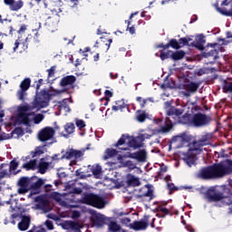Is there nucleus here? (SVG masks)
Wrapping results in <instances>:
<instances>
[{
	"mask_svg": "<svg viewBox=\"0 0 232 232\" xmlns=\"http://www.w3.org/2000/svg\"><path fill=\"white\" fill-rule=\"evenodd\" d=\"M44 226L46 227L47 229H49L50 231H52V229H53V221L47 219L44 222Z\"/></svg>",
	"mask_w": 232,
	"mask_h": 232,
	"instance_id": "603ef678",
	"label": "nucleus"
},
{
	"mask_svg": "<svg viewBox=\"0 0 232 232\" xmlns=\"http://www.w3.org/2000/svg\"><path fill=\"white\" fill-rule=\"evenodd\" d=\"M76 126L79 128V130H82V128H86V122H84L82 120H77Z\"/></svg>",
	"mask_w": 232,
	"mask_h": 232,
	"instance_id": "3c124183",
	"label": "nucleus"
},
{
	"mask_svg": "<svg viewBox=\"0 0 232 232\" xmlns=\"http://www.w3.org/2000/svg\"><path fill=\"white\" fill-rule=\"evenodd\" d=\"M53 135H55V130L52 127H45L39 131L38 139L41 142H46V140L53 139Z\"/></svg>",
	"mask_w": 232,
	"mask_h": 232,
	"instance_id": "4468645a",
	"label": "nucleus"
},
{
	"mask_svg": "<svg viewBox=\"0 0 232 232\" xmlns=\"http://www.w3.org/2000/svg\"><path fill=\"white\" fill-rule=\"evenodd\" d=\"M109 231H111V232L121 231V225L117 224V222L115 221H111L109 223Z\"/></svg>",
	"mask_w": 232,
	"mask_h": 232,
	"instance_id": "a19ab883",
	"label": "nucleus"
},
{
	"mask_svg": "<svg viewBox=\"0 0 232 232\" xmlns=\"http://www.w3.org/2000/svg\"><path fill=\"white\" fill-rule=\"evenodd\" d=\"M8 175V170L6 169H3L0 171V180H2V179H5V177H6Z\"/></svg>",
	"mask_w": 232,
	"mask_h": 232,
	"instance_id": "338daca9",
	"label": "nucleus"
},
{
	"mask_svg": "<svg viewBox=\"0 0 232 232\" xmlns=\"http://www.w3.org/2000/svg\"><path fill=\"white\" fill-rule=\"evenodd\" d=\"M126 140H128L126 142L127 147H123V148H127V150L125 151H131L132 150H139V148H142V146H144V136H140L138 135L137 137H130L129 135V138L126 139Z\"/></svg>",
	"mask_w": 232,
	"mask_h": 232,
	"instance_id": "1a4fd4ad",
	"label": "nucleus"
},
{
	"mask_svg": "<svg viewBox=\"0 0 232 232\" xmlns=\"http://www.w3.org/2000/svg\"><path fill=\"white\" fill-rule=\"evenodd\" d=\"M178 43L179 44V48H184V46H188V38H186V37L180 38L178 41Z\"/></svg>",
	"mask_w": 232,
	"mask_h": 232,
	"instance_id": "09e8293b",
	"label": "nucleus"
},
{
	"mask_svg": "<svg viewBox=\"0 0 232 232\" xmlns=\"http://www.w3.org/2000/svg\"><path fill=\"white\" fill-rule=\"evenodd\" d=\"M148 119V114L144 111H136V121L138 122H144Z\"/></svg>",
	"mask_w": 232,
	"mask_h": 232,
	"instance_id": "72a5a7b5",
	"label": "nucleus"
},
{
	"mask_svg": "<svg viewBox=\"0 0 232 232\" xmlns=\"http://www.w3.org/2000/svg\"><path fill=\"white\" fill-rule=\"evenodd\" d=\"M127 184L128 186H131L132 188H135L137 186H140V179H139V178H136L131 174H129L127 176Z\"/></svg>",
	"mask_w": 232,
	"mask_h": 232,
	"instance_id": "cd10ccee",
	"label": "nucleus"
},
{
	"mask_svg": "<svg viewBox=\"0 0 232 232\" xmlns=\"http://www.w3.org/2000/svg\"><path fill=\"white\" fill-rule=\"evenodd\" d=\"M35 115V112H18L15 124L24 126H30V117Z\"/></svg>",
	"mask_w": 232,
	"mask_h": 232,
	"instance_id": "dca6fc26",
	"label": "nucleus"
},
{
	"mask_svg": "<svg viewBox=\"0 0 232 232\" xmlns=\"http://www.w3.org/2000/svg\"><path fill=\"white\" fill-rule=\"evenodd\" d=\"M24 32H26V24H22L20 26V29L18 30V34H24Z\"/></svg>",
	"mask_w": 232,
	"mask_h": 232,
	"instance_id": "774afa93",
	"label": "nucleus"
},
{
	"mask_svg": "<svg viewBox=\"0 0 232 232\" xmlns=\"http://www.w3.org/2000/svg\"><path fill=\"white\" fill-rule=\"evenodd\" d=\"M126 139H130V134H122L118 141L113 144V147L116 149H106L105 154L103 156L104 160H108V159H111L112 157H116L118 153H122V151H126L130 150L128 148H124L122 146H126Z\"/></svg>",
	"mask_w": 232,
	"mask_h": 232,
	"instance_id": "39448f33",
	"label": "nucleus"
},
{
	"mask_svg": "<svg viewBox=\"0 0 232 232\" xmlns=\"http://www.w3.org/2000/svg\"><path fill=\"white\" fill-rule=\"evenodd\" d=\"M69 227L75 232H79L81 231V224H79V222L76 221H69L68 223Z\"/></svg>",
	"mask_w": 232,
	"mask_h": 232,
	"instance_id": "ea45409f",
	"label": "nucleus"
},
{
	"mask_svg": "<svg viewBox=\"0 0 232 232\" xmlns=\"http://www.w3.org/2000/svg\"><path fill=\"white\" fill-rule=\"evenodd\" d=\"M158 48H163V50H168L169 48H173L174 50H180V45L177 39H170L167 44H160Z\"/></svg>",
	"mask_w": 232,
	"mask_h": 232,
	"instance_id": "b1692460",
	"label": "nucleus"
},
{
	"mask_svg": "<svg viewBox=\"0 0 232 232\" xmlns=\"http://www.w3.org/2000/svg\"><path fill=\"white\" fill-rule=\"evenodd\" d=\"M158 211H160V213L157 214V217L160 218H166L167 215H170V217L172 215L171 212H169V209L164 207H158Z\"/></svg>",
	"mask_w": 232,
	"mask_h": 232,
	"instance_id": "473e14b6",
	"label": "nucleus"
},
{
	"mask_svg": "<svg viewBox=\"0 0 232 232\" xmlns=\"http://www.w3.org/2000/svg\"><path fill=\"white\" fill-rule=\"evenodd\" d=\"M137 102H139L140 108H146V103L148 102V101H151V98H148V99H142V97L138 96L136 98Z\"/></svg>",
	"mask_w": 232,
	"mask_h": 232,
	"instance_id": "79ce46f5",
	"label": "nucleus"
},
{
	"mask_svg": "<svg viewBox=\"0 0 232 232\" xmlns=\"http://www.w3.org/2000/svg\"><path fill=\"white\" fill-rule=\"evenodd\" d=\"M148 226H150V216H144L140 221H134L131 225V228L134 231H140L147 229Z\"/></svg>",
	"mask_w": 232,
	"mask_h": 232,
	"instance_id": "f3484780",
	"label": "nucleus"
},
{
	"mask_svg": "<svg viewBox=\"0 0 232 232\" xmlns=\"http://www.w3.org/2000/svg\"><path fill=\"white\" fill-rule=\"evenodd\" d=\"M223 93H232V82L225 80L223 82Z\"/></svg>",
	"mask_w": 232,
	"mask_h": 232,
	"instance_id": "c9c22d12",
	"label": "nucleus"
},
{
	"mask_svg": "<svg viewBox=\"0 0 232 232\" xmlns=\"http://www.w3.org/2000/svg\"><path fill=\"white\" fill-rule=\"evenodd\" d=\"M196 43H200L201 44H206V36L204 34L198 35V41Z\"/></svg>",
	"mask_w": 232,
	"mask_h": 232,
	"instance_id": "13d9d810",
	"label": "nucleus"
},
{
	"mask_svg": "<svg viewBox=\"0 0 232 232\" xmlns=\"http://www.w3.org/2000/svg\"><path fill=\"white\" fill-rule=\"evenodd\" d=\"M215 46H218V44L214 43V44H208L207 48L210 47L213 48L208 52L204 53L205 57H213L215 59H218V50L215 49Z\"/></svg>",
	"mask_w": 232,
	"mask_h": 232,
	"instance_id": "393cba45",
	"label": "nucleus"
},
{
	"mask_svg": "<svg viewBox=\"0 0 232 232\" xmlns=\"http://www.w3.org/2000/svg\"><path fill=\"white\" fill-rule=\"evenodd\" d=\"M123 157L125 159H133L134 160H137V162H146L148 152H146V150H140L135 152L127 151Z\"/></svg>",
	"mask_w": 232,
	"mask_h": 232,
	"instance_id": "9b49d317",
	"label": "nucleus"
},
{
	"mask_svg": "<svg viewBox=\"0 0 232 232\" xmlns=\"http://www.w3.org/2000/svg\"><path fill=\"white\" fill-rule=\"evenodd\" d=\"M139 191L140 193L136 195V198H144L145 197L153 198V189H151L150 186L146 185L145 187L140 188Z\"/></svg>",
	"mask_w": 232,
	"mask_h": 232,
	"instance_id": "4be33fe9",
	"label": "nucleus"
},
{
	"mask_svg": "<svg viewBox=\"0 0 232 232\" xmlns=\"http://www.w3.org/2000/svg\"><path fill=\"white\" fill-rule=\"evenodd\" d=\"M211 122V118L204 113L198 112L192 115L191 124L195 128H202L208 126Z\"/></svg>",
	"mask_w": 232,
	"mask_h": 232,
	"instance_id": "0eeeda50",
	"label": "nucleus"
},
{
	"mask_svg": "<svg viewBox=\"0 0 232 232\" xmlns=\"http://www.w3.org/2000/svg\"><path fill=\"white\" fill-rule=\"evenodd\" d=\"M32 218L30 216H22L21 221L18 223V229L20 231H26L30 227Z\"/></svg>",
	"mask_w": 232,
	"mask_h": 232,
	"instance_id": "5701e85b",
	"label": "nucleus"
},
{
	"mask_svg": "<svg viewBox=\"0 0 232 232\" xmlns=\"http://www.w3.org/2000/svg\"><path fill=\"white\" fill-rule=\"evenodd\" d=\"M32 180H34V182L31 183L30 189H32V191H36L37 193H39V189H41V188L44 186V179L38 178L37 176H34L31 178V181Z\"/></svg>",
	"mask_w": 232,
	"mask_h": 232,
	"instance_id": "aec40b11",
	"label": "nucleus"
},
{
	"mask_svg": "<svg viewBox=\"0 0 232 232\" xmlns=\"http://www.w3.org/2000/svg\"><path fill=\"white\" fill-rule=\"evenodd\" d=\"M31 184L32 179L26 177L21 178L18 181V185L20 186V193H28Z\"/></svg>",
	"mask_w": 232,
	"mask_h": 232,
	"instance_id": "6ab92c4d",
	"label": "nucleus"
},
{
	"mask_svg": "<svg viewBox=\"0 0 232 232\" xmlns=\"http://www.w3.org/2000/svg\"><path fill=\"white\" fill-rule=\"evenodd\" d=\"M205 198L208 202L222 201L225 206H228L229 213H232V193L227 186L211 187L206 191Z\"/></svg>",
	"mask_w": 232,
	"mask_h": 232,
	"instance_id": "f257e3e1",
	"label": "nucleus"
},
{
	"mask_svg": "<svg viewBox=\"0 0 232 232\" xmlns=\"http://www.w3.org/2000/svg\"><path fill=\"white\" fill-rule=\"evenodd\" d=\"M191 119H193V115L189 113H185L183 116L178 117L176 121H171L169 118L165 119L164 126H161L160 131L162 133H169L173 129V124H184L185 126H191Z\"/></svg>",
	"mask_w": 232,
	"mask_h": 232,
	"instance_id": "7ed1b4c3",
	"label": "nucleus"
},
{
	"mask_svg": "<svg viewBox=\"0 0 232 232\" xmlns=\"http://www.w3.org/2000/svg\"><path fill=\"white\" fill-rule=\"evenodd\" d=\"M55 66H52L50 69L47 70L48 72V79H50V77H53L55 75Z\"/></svg>",
	"mask_w": 232,
	"mask_h": 232,
	"instance_id": "5fc2aeb1",
	"label": "nucleus"
},
{
	"mask_svg": "<svg viewBox=\"0 0 232 232\" xmlns=\"http://www.w3.org/2000/svg\"><path fill=\"white\" fill-rule=\"evenodd\" d=\"M198 179H202V180H209L211 179H214L213 176V170L211 169V165L200 169L197 175Z\"/></svg>",
	"mask_w": 232,
	"mask_h": 232,
	"instance_id": "a211bd4d",
	"label": "nucleus"
},
{
	"mask_svg": "<svg viewBox=\"0 0 232 232\" xmlns=\"http://www.w3.org/2000/svg\"><path fill=\"white\" fill-rule=\"evenodd\" d=\"M22 168L26 171H30V169L34 171V169H37V160H31L29 162L24 163Z\"/></svg>",
	"mask_w": 232,
	"mask_h": 232,
	"instance_id": "c85d7f7f",
	"label": "nucleus"
},
{
	"mask_svg": "<svg viewBox=\"0 0 232 232\" xmlns=\"http://www.w3.org/2000/svg\"><path fill=\"white\" fill-rule=\"evenodd\" d=\"M125 23H128L127 30H129L130 34L133 35V34H135V25H132V26L130 27V24H131V22L130 21H125Z\"/></svg>",
	"mask_w": 232,
	"mask_h": 232,
	"instance_id": "864d4df0",
	"label": "nucleus"
},
{
	"mask_svg": "<svg viewBox=\"0 0 232 232\" xmlns=\"http://www.w3.org/2000/svg\"><path fill=\"white\" fill-rule=\"evenodd\" d=\"M198 88H200V82L192 81L185 82L183 84L179 85V90H185V92H181L182 95L185 97H190L191 93H197Z\"/></svg>",
	"mask_w": 232,
	"mask_h": 232,
	"instance_id": "6e6552de",
	"label": "nucleus"
},
{
	"mask_svg": "<svg viewBox=\"0 0 232 232\" xmlns=\"http://www.w3.org/2000/svg\"><path fill=\"white\" fill-rule=\"evenodd\" d=\"M11 135L14 139H19V137H23V135H24V130L21 127H16L12 130Z\"/></svg>",
	"mask_w": 232,
	"mask_h": 232,
	"instance_id": "e433bc0d",
	"label": "nucleus"
},
{
	"mask_svg": "<svg viewBox=\"0 0 232 232\" xmlns=\"http://www.w3.org/2000/svg\"><path fill=\"white\" fill-rule=\"evenodd\" d=\"M218 12H220L222 15H226L227 17H231L232 16V9L227 11L226 9L218 8Z\"/></svg>",
	"mask_w": 232,
	"mask_h": 232,
	"instance_id": "de8ad7c7",
	"label": "nucleus"
},
{
	"mask_svg": "<svg viewBox=\"0 0 232 232\" xmlns=\"http://www.w3.org/2000/svg\"><path fill=\"white\" fill-rule=\"evenodd\" d=\"M43 121H44V115H43L41 113L34 115V122L35 124H40V122H43Z\"/></svg>",
	"mask_w": 232,
	"mask_h": 232,
	"instance_id": "37998d69",
	"label": "nucleus"
},
{
	"mask_svg": "<svg viewBox=\"0 0 232 232\" xmlns=\"http://www.w3.org/2000/svg\"><path fill=\"white\" fill-rule=\"evenodd\" d=\"M19 168V162L15 161V160H11L9 165V171H15Z\"/></svg>",
	"mask_w": 232,
	"mask_h": 232,
	"instance_id": "c03bdc74",
	"label": "nucleus"
},
{
	"mask_svg": "<svg viewBox=\"0 0 232 232\" xmlns=\"http://www.w3.org/2000/svg\"><path fill=\"white\" fill-rule=\"evenodd\" d=\"M37 5L40 6H44V8H48V4H46V0H35Z\"/></svg>",
	"mask_w": 232,
	"mask_h": 232,
	"instance_id": "e2e57ef3",
	"label": "nucleus"
},
{
	"mask_svg": "<svg viewBox=\"0 0 232 232\" xmlns=\"http://www.w3.org/2000/svg\"><path fill=\"white\" fill-rule=\"evenodd\" d=\"M227 164H228V166H226V168L228 169V175H231V173H232V160H228Z\"/></svg>",
	"mask_w": 232,
	"mask_h": 232,
	"instance_id": "0e129e2a",
	"label": "nucleus"
},
{
	"mask_svg": "<svg viewBox=\"0 0 232 232\" xmlns=\"http://www.w3.org/2000/svg\"><path fill=\"white\" fill-rule=\"evenodd\" d=\"M168 186V189H169V191H178L179 188L177 187H175V184L173 183H167Z\"/></svg>",
	"mask_w": 232,
	"mask_h": 232,
	"instance_id": "680f3d73",
	"label": "nucleus"
},
{
	"mask_svg": "<svg viewBox=\"0 0 232 232\" xmlns=\"http://www.w3.org/2000/svg\"><path fill=\"white\" fill-rule=\"evenodd\" d=\"M35 106V101L34 100L32 102V105H24L20 108L19 112L22 113H26V111H32V110H35V108L39 107H34Z\"/></svg>",
	"mask_w": 232,
	"mask_h": 232,
	"instance_id": "4c0bfd02",
	"label": "nucleus"
},
{
	"mask_svg": "<svg viewBox=\"0 0 232 232\" xmlns=\"http://www.w3.org/2000/svg\"><path fill=\"white\" fill-rule=\"evenodd\" d=\"M165 110L166 115L171 117L173 121H176L178 117H181L184 113V109H177L175 106H172L169 102H165Z\"/></svg>",
	"mask_w": 232,
	"mask_h": 232,
	"instance_id": "f8f14e48",
	"label": "nucleus"
},
{
	"mask_svg": "<svg viewBox=\"0 0 232 232\" xmlns=\"http://www.w3.org/2000/svg\"><path fill=\"white\" fill-rule=\"evenodd\" d=\"M210 168L214 179H220L226 177V175H229V169L226 168V165L223 163H214L213 165H210Z\"/></svg>",
	"mask_w": 232,
	"mask_h": 232,
	"instance_id": "9d476101",
	"label": "nucleus"
},
{
	"mask_svg": "<svg viewBox=\"0 0 232 232\" xmlns=\"http://www.w3.org/2000/svg\"><path fill=\"white\" fill-rule=\"evenodd\" d=\"M82 204H86V206H92L97 209H102L106 206V201L104 198L95 194V193H83L82 199Z\"/></svg>",
	"mask_w": 232,
	"mask_h": 232,
	"instance_id": "20e7f679",
	"label": "nucleus"
},
{
	"mask_svg": "<svg viewBox=\"0 0 232 232\" xmlns=\"http://www.w3.org/2000/svg\"><path fill=\"white\" fill-rule=\"evenodd\" d=\"M64 90H53L50 92V91L42 90L40 92H36L34 101V108H46L52 97H55V95H61Z\"/></svg>",
	"mask_w": 232,
	"mask_h": 232,
	"instance_id": "f03ea898",
	"label": "nucleus"
},
{
	"mask_svg": "<svg viewBox=\"0 0 232 232\" xmlns=\"http://www.w3.org/2000/svg\"><path fill=\"white\" fill-rule=\"evenodd\" d=\"M30 84H32L30 78H25L21 82L20 90L17 92L19 101H24V96L26 95L27 90L30 89Z\"/></svg>",
	"mask_w": 232,
	"mask_h": 232,
	"instance_id": "2eb2a0df",
	"label": "nucleus"
},
{
	"mask_svg": "<svg viewBox=\"0 0 232 232\" xmlns=\"http://www.w3.org/2000/svg\"><path fill=\"white\" fill-rule=\"evenodd\" d=\"M170 53H172V51H168L166 53L161 52L160 55L161 61H166V59H169V57H171Z\"/></svg>",
	"mask_w": 232,
	"mask_h": 232,
	"instance_id": "a18cd8bd",
	"label": "nucleus"
},
{
	"mask_svg": "<svg viewBox=\"0 0 232 232\" xmlns=\"http://www.w3.org/2000/svg\"><path fill=\"white\" fill-rule=\"evenodd\" d=\"M104 95H105V100L110 101V98L113 97V92L110 90H106L104 92Z\"/></svg>",
	"mask_w": 232,
	"mask_h": 232,
	"instance_id": "052dcab7",
	"label": "nucleus"
},
{
	"mask_svg": "<svg viewBox=\"0 0 232 232\" xmlns=\"http://www.w3.org/2000/svg\"><path fill=\"white\" fill-rule=\"evenodd\" d=\"M49 166L50 163L46 161H41L37 166L38 173H41V175H44V173H46V171L48 170Z\"/></svg>",
	"mask_w": 232,
	"mask_h": 232,
	"instance_id": "2f4dec72",
	"label": "nucleus"
},
{
	"mask_svg": "<svg viewBox=\"0 0 232 232\" xmlns=\"http://www.w3.org/2000/svg\"><path fill=\"white\" fill-rule=\"evenodd\" d=\"M185 55H186V53L182 50L176 51V52L172 51V53L170 54V59H172V61H180L184 59Z\"/></svg>",
	"mask_w": 232,
	"mask_h": 232,
	"instance_id": "c756f323",
	"label": "nucleus"
},
{
	"mask_svg": "<svg viewBox=\"0 0 232 232\" xmlns=\"http://www.w3.org/2000/svg\"><path fill=\"white\" fill-rule=\"evenodd\" d=\"M75 176L78 179H86L88 177V170H86V168H80L75 171Z\"/></svg>",
	"mask_w": 232,
	"mask_h": 232,
	"instance_id": "f704fd0d",
	"label": "nucleus"
},
{
	"mask_svg": "<svg viewBox=\"0 0 232 232\" xmlns=\"http://www.w3.org/2000/svg\"><path fill=\"white\" fill-rule=\"evenodd\" d=\"M171 142L172 143L180 142V144H186V142H189V136L186 133H182L180 135L174 136L171 139Z\"/></svg>",
	"mask_w": 232,
	"mask_h": 232,
	"instance_id": "bb28decb",
	"label": "nucleus"
},
{
	"mask_svg": "<svg viewBox=\"0 0 232 232\" xmlns=\"http://www.w3.org/2000/svg\"><path fill=\"white\" fill-rule=\"evenodd\" d=\"M24 5L23 0H18L16 2H13L10 10H12V12H17V10H21L22 6Z\"/></svg>",
	"mask_w": 232,
	"mask_h": 232,
	"instance_id": "58836bf2",
	"label": "nucleus"
},
{
	"mask_svg": "<svg viewBox=\"0 0 232 232\" xmlns=\"http://www.w3.org/2000/svg\"><path fill=\"white\" fill-rule=\"evenodd\" d=\"M101 39L103 43H105V45L107 46V50H110V44L113 43V39L106 38L104 36H102Z\"/></svg>",
	"mask_w": 232,
	"mask_h": 232,
	"instance_id": "49530a36",
	"label": "nucleus"
},
{
	"mask_svg": "<svg viewBox=\"0 0 232 232\" xmlns=\"http://www.w3.org/2000/svg\"><path fill=\"white\" fill-rule=\"evenodd\" d=\"M200 153H202V150L199 148L189 149L188 152L183 155L185 164H187L188 168L197 166V160H198L197 155H200Z\"/></svg>",
	"mask_w": 232,
	"mask_h": 232,
	"instance_id": "423d86ee",
	"label": "nucleus"
},
{
	"mask_svg": "<svg viewBox=\"0 0 232 232\" xmlns=\"http://www.w3.org/2000/svg\"><path fill=\"white\" fill-rule=\"evenodd\" d=\"M115 104L118 108H121V110H124V108H126V103L122 100L115 102Z\"/></svg>",
	"mask_w": 232,
	"mask_h": 232,
	"instance_id": "4d7b16f0",
	"label": "nucleus"
},
{
	"mask_svg": "<svg viewBox=\"0 0 232 232\" xmlns=\"http://www.w3.org/2000/svg\"><path fill=\"white\" fill-rule=\"evenodd\" d=\"M72 193H74V195H81V193H82V188H72Z\"/></svg>",
	"mask_w": 232,
	"mask_h": 232,
	"instance_id": "69168bd1",
	"label": "nucleus"
},
{
	"mask_svg": "<svg viewBox=\"0 0 232 232\" xmlns=\"http://www.w3.org/2000/svg\"><path fill=\"white\" fill-rule=\"evenodd\" d=\"M92 221L97 227H102V226L106 224V218H104V216L101 214H96L92 216Z\"/></svg>",
	"mask_w": 232,
	"mask_h": 232,
	"instance_id": "a878e982",
	"label": "nucleus"
},
{
	"mask_svg": "<svg viewBox=\"0 0 232 232\" xmlns=\"http://www.w3.org/2000/svg\"><path fill=\"white\" fill-rule=\"evenodd\" d=\"M125 168H130V169H135V164H133V161L127 160L124 162Z\"/></svg>",
	"mask_w": 232,
	"mask_h": 232,
	"instance_id": "6e6d98bb",
	"label": "nucleus"
},
{
	"mask_svg": "<svg viewBox=\"0 0 232 232\" xmlns=\"http://www.w3.org/2000/svg\"><path fill=\"white\" fill-rule=\"evenodd\" d=\"M84 156V151L77 150L74 149H68L63 155L61 157V160L65 159L66 160H72L74 159L75 160H80L81 158Z\"/></svg>",
	"mask_w": 232,
	"mask_h": 232,
	"instance_id": "ddd939ff",
	"label": "nucleus"
},
{
	"mask_svg": "<svg viewBox=\"0 0 232 232\" xmlns=\"http://www.w3.org/2000/svg\"><path fill=\"white\" fill-rule=\"evenodd\" d=\"M43 84H44V80H43V79H39L36 82V87H35L36 93L39 92V90H40L41 86H43Z\"/></svg>",
	"mask_w": 232,
	"mask_h": 232,
	"instance_id": "bf43d9fd",
	"label": "nucleus"
},
{
	"mask_svg": "<svg viewBox=\"0 0 232 232\" xmlns=\"http://www.w3.org/2000/svg\"><path fill=\"white\" fill-rule=\"evenodd\" d=\"M76 81L77 77L74 75H67L61 79L60 86H62V88H66V86H72L73 88V84H75Z\"/></svg>",
	"mask_w": 232,
	"mask_h": 232,
	"instance_id": "412c9836",
	"label": "nucleus"
},
{
	"mask_svg": "<svg viewBox=\"0 0 232 232\" xmlns=\"http://www.w3.org/2000/svg\"><path fill=\"white\" fill-rule=\"evenodd\" d=\"M192 46H195V48L200 50L201 52L206 50V47H204V44H200L198 42H193Z\"/></svg>",
	"mask_w": 232,
	"mask_h": 232,
	"instance_id": "8fccbe9b",
	"label": "nucleus"
},
{
	"mask_svg": "<svg viewBox=\"0 0 232 232\" xmlns=\"http://www.w3.org/2000/svg\"><path fill=\"white\" fill-rule=\"evenodd\" d=\"M64 130L67 134H63V136L65 137V139H68V136L75 131V124L72 122L65 124Z\"/></svg>",
	"mask_w": 232,
	"mask_h": 232,
	"instance_id": "7c9ffc66",
	"label": "nucleus"
}]
</instances>
